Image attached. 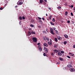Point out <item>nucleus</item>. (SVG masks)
<instances>
[{
    "mask_svg": "<svg viewBox=\"0 0 75 75\" xmlns=\"http://www.w3.org/2000/svg\"><path fill=\"white\" fill-rule=\"evenodd\" d=\"M32 40H33V41L35 42H36L37 41V39L35 37H33L32 38Z\"/></svg>",
    "mask_w": 75,
    "mask_h": 75,
    "instance_id": "obj_1",
    "label": "nucleus"
},
{
    "mask_svg": "<svg viewBox=\"0 0 75 75\" xmlns=\"http://www.w3.org/2000/svg\"><path fill=\"white\" fill-rule=\"evenodd\" d=\"M44 51H45V52L46 53H47L48 52L49 50L47 48L45 47H44Z\"/></svg>",
    "mask_w": 75,
    "mask_h": 75,
    "instance_id": "obj_2",
    "label": "nucleus"
},
{
    "mask_svg": "<svg viewBox=\"0 0 75 75\" xmlns=\"http://www.w3.org/2000/svg\"><path fill=\"white\" fill-rule=\"evenodd\" d=\"M69 70H70L71 72H73L75 71V69L74 68H71L69 69Z\"/></svg>",
    "mask_w": 75,
    "mask_h": 75,
    "instance_id": "obj_3",
    "label": "nucleus"
},
{
    "mask_svg": "<svg viewBox=\"0 0 75 75\" xmlns=\"http://www.w3.org/2000/svg\"><path fill=\"white\" fill-rule=\"evenodd\" d=\"M57 38L59 40H62V38L60 36H58Z\"/></svg>",
    "mask_w": 75,
    "mask_h": 75,
    "instance_id": "obj_4",
    "label": "nucleus"
},
{
    "mask_svg": "<svg viewBox=\"0 0 75 75\" xmlns=\"http://www.w3.org/2000/svg\"><path fill=\"white\" fill-rule=\"evenodd\" d=\"M57 54L59 55V56H62V54L60 52H58V53Z\"/></svg>",
    "mask_w": 75,
    "mask_h": 75,
    "instance_id": "obj_5",
    "label": "nucleus"
},
{
    "mask_svg": "<svg viewBox=\"0 0 75 75\" xmlns=\"http://www.w3.org/2000/svg\"><path fill=\"white\" fill-rule=\"evenodd\" d=\"M64 36L65 37V38H68V36L67 35H64Z\"/></svg>",
    "mask_w": 75,
    "mask_h": 75,
    "instance_id": "obj_6",
    "label": "nucleus"
},
{
    "mask_svg": "<svg viewBox=\"0 0 75 75\" xmlns=\"http://www.w3.org/2000/svg\"><path fill=\"white\" fill-rule=\"evenodd\" d=\"M54 52H55V53H57V52H58V51L57 50V49H55V50H54Z\"/></svg>",
    "mask_w": 75,
    "mask_h": 75,
    "instance_id": "obj_7",
    "label": "nucleus"
},
{
    "mask_svg": "<svg viewBox=\"0 0 75 75\" xmlns=\"http://www.w3.org/2000/svg\"><path fill=\"white\" fill-rule=\"evenodd\" d=\"M50 23L52 25H54V24L53 22H52V21H51L50 22Z\"/></svg>",
    "mask_w": 75,
    "mask_h": 75,
    "instance_id": "obj_8",
    "label": "nucleus"
},
{
    "mask_svg": "<svg viewBox=\"0 0 75 75\" xmlns=\"http://www.w3.org/2000/svg\"><path fill=\"white\" fill-rule=\"evenodd\" d=\"M44 46L45 47H48L47 45L45 43H44Z\"/></svg>",
    "mask_w": 75,
    "mask_h": 75,
    "instance_id": "obj_9",
    "label": "nucleus"
},
{
    "mask_svg": "<svg viewBox=\"0 0 75 75\" xmlns=\"http://www.w3.org/2000/svg\"><path fill=\"white\" fill-rule=\"evenodd\" d=\"M23 4V2H21L18 3V5H21Z\"/></svg>",
    "mask_w": 75,
    "mask_h": 75,
    "instance_id": "obj_10",
    "label": "nucleus"
},
{
    "mask_svg": "<svg viewBox=\"0 0 75 75\" xmlns=\"http://www.w3.org/2000/svg\"><path fill=\"white\" fill-rule=\"evenodd\" d=\"M39 50L40 51H42V48H41V47H39Z\"/></svg>",
    "mask_w": 75,
    "mask_h": 75,
    "instance_id": "obj_11",
    "label": "nucleus"
},
{
    "mask_svg": "<svg viewBox=\"0 0 75 75\" xmlns=\"http://www.w3.org/2000/svg\"><path fill=\"white\" fill-rule=\"evenodd\" d=\"M40 4H42V3L43 2V0H40L39 1Z\"/></svg>",
    "mask_w": 75,
    "mask_h": 75,
    "instance_id": "obj_12",
    "label": "nucleus"
},
{
    "mask_svg": "<svg viewBox=\"0 0 75 75\" xmlns=\"http://www.w3.org/2000/svg\"><path fill=\"white\" fill-rule=\"evenodd\" d=\"M45 37L46 38V40H47V41H49V39L48 38H47L46 36H45Z\"/></svg>",
    "mask_w": 75,
    "mask_h": 75,
    "instance_id": "obj_13",
    "label": "nucleus"
},
{
    "mask_svg": "<svg viewBox=\"0 0 75 75\" xmlns=\"http://www.w3.org/2000/svg\"><path fill=\"white\" fill-rule=\"evenodd\" d=\"M54 41L56 42H57L58 41V40L57 38H54Z\"/></svg>",
    "mask_w": 75,
    "mask_h": 75,
    "instance_id": "obj_14",
    "label": "nucleus"
},
{
    "mask_svg": "<svg viewBox=\"0 0 75 75\" xmlns=\"http://www.w3.org/2000/svg\"><path fill=\"white\" fill-rule=\"evenodd\" d=\"M67 67L69 68L72 67V66L71 65H67Z\"/></svg>",
    "mask_w": 75,
    "mask_h": 75,
    "instance_id": "obj_15",
    "label": "nucleus"
},
{
    "mask_svg": "<svg viewBox=\"0 0 75 75\" xmlns=\"http://www.w3.org/2000/svg\"><path fill=\"white\" fill-rule=\"evenodd\" d=\"M31 33L32 34L35 35L36 34V33L35 32H33V31H32Z\"/></svg>",
    "mask_w": 75,
    "mask_h": 75,
    "instance_id": "obj_16",
    "label": "nucleus"
},
{
    "mask_svg": "<svg viewBox=\"0 0 75 75\" xmlns=\"http://www.w3.org/2000/svg\"><path fill=\"white\" fill-rule=\"evenodd\" d=\"M28 34L29 35H31V33L30 31H28Z\"/></svg>",
    "mask_w": 75,
    "mask_h": 75,
    "instance_id": "obj_17",
    "label": "nucleus"
},
{
    "mask_svg": "<svg viewBox=\"0 0 75 75\" xmlns=\"http://www.w3.org/2000/svg\"><path fill=\"white\" fill-rule=\"evenodd\" d=\"M31 22L35 23V21L33 19H31Z\"/></svg>",
    "mask_w": 75,
    "mask_h": 75,
    "instance_id": "obj_18",
    "label": "nucleus"
},
{
    "mask_svg": "<svg viewBox=\"0 0 75 75\" xmlns=\"http://www.w3.org/2000/svg\"><path fill=\"white\" fill-rule=\"evenodd\" d=\"M50 32H53V29H52V28H50Z\"/></svg>",
    "mask_w": 75,
    "mask_h": 75,
    "instance_id": "obj_19",
    "label": "nucleus"
},
{
    "mask_svg": "<svg viewBox=\"0 0 75 75\" xmlns=\"http://www.w3.org/2000/svg\"><path fill=\"white\" fill-rule=\"evenodd\" d=\"M59 59H60V60L62 61L63 60V59H62V58H61V57H59Z\"/></svg>",
    "mask_w": 75,
    "mask_h": 75,
    "instance_id": "obj_20",
    "label": "nucleus"
},
{
    "mask_svg": "<svg viewBox=\"0 0 75 75\" xmlns=\"http://www.w3.org/2000/svg\"><path fill=\"white\" fill-rule=\"evenodd\" d=\"M67 43V42L66 41H65L64 42V45H66Z\"/></svg>",
    "mask_w": 75,
    "mask_h": 75,
    "instance_id": "obj_21",
    "label": "nucleus"
},
{
    "mask_svg": "<svg viewBox=\"0 0 75 75\" xmlns=\"http://www.w3.org/2000/svg\"><path fill=\"white\" fill-rule=\"evenodd\" d=\"M57 46H58V45L57 44V45H55L54 46V47L55 48H57Z\"/></svg>",
    "mask_w": 75,
    "mask_h": 75,
    "instance_id": "obj_22",
    "label": "nucleus"
},
{
    "mask_svg": "<svg viewBox=\"0 0 75 75\" xmlns=\"http://www.w3.org/2000/svg\"><path fill=\"white\" fill-rule=\"evenodd\" d=\"M57 8L58 9L61 10V7L60 6H59Z\"/></svg>",
    "mask_w": 75,
    "mask_h": 75,
    "instance_id": "obj_23",
    "label": "nucleus"
},
{
    "mask_svg": "<svg viewBox=\"0 0 75 75\" xmlns=\"http://www.w3.org/2000/svg\"><path fill=\"white\" fill-rule=\"evenodd\" d=\"M50 33H51V34L54 35L55 34L54 33V32H51Z\"/></svg>",
    "mask_w": 75,
    "mask_h": 75,
    "instance_id": "obj_24",
    "label": "nucleus"
},
{
    "mask_svg": "<svg viewBox=\"0 0 75 75\" xmlns=\"http://www.w3.org/2000/svg\"><path fill=\"white\" fill-rule=\"evenodd\" d=\"M19 19H20V20H21L22 19V17L21 16H20L19 17Z\"/></svg>",
    "mask_w": 75,
    "mask_h": 75,
    "instance_id": "obj_25",
    "label": "nucleus"
},
{
    "mask_svg": "<svg viewBox=\"0 0 75 75\" xmlns=\"http://www.w3.org/2000/svg\"><path fill=\"white\" fill-rule=\"evenodd\" d=\"M48 44L50 45H52V43L51 42H48Z\"/></svg>",
    "mask_w": 75,
    "mask_h": 75,
    "instance_id": "obj_26",
    "label": "nucleus"
},
{
    "mask_svg": "<svg viewBox=\"0 0 75 75\" xmlns=\"http://www.w3.org/2000/svg\"><path fill=\"white\" fill-rule=\"evenodd\" d=\"M68 14V12L67 11H66L65 12V15L67 16Z\"/></svg>",
    "mask_w": 75,
    "mask_h": 75,
    "instance_id": "obj_27",
    "label": "nucleus"
},
{
    "mask_svg": "<svg viewBox=\"0 0 75 75\" xmlns=\"http://www.w3.org/2000/svg\"><path fill=\"white\" fill-rule=\"evenodd\" d=\"M54 20H55L54 18H52V21L54 22H55Z\"/></svg>",
    "mask_w": 75,
    "mask_h": 75,
    "instance_id": "obj_28",
    "label": "nucleus"
},
{
    "mask_svg": "<svg viewBox=\"0 0 75 75\" xmlns=\"http://www.w3.org/2000/svg\"><path fill=\"white\" fill-rule=\"evenodd\" d=\"M30 26L32 28H33L34 27V25L32 24H30Z\"/></svg>",
    "mask_w": 75,
    "mask_h": 75,
    "instance_id": "obj_29",
    "label": "nucleus"
},
{
    "mask_svg": "<svg viewBox=\"0 0 75 75\" xmlns=\"http://www.w3.org/2000/svg\"><path fill=\"white\" fill-rule=\"evenodd\" d=\"M69 64H70L72 65V62H69Z\"/></svg>",
    "mask_w": 75,
    "mask_h": 75,
    "instance_id": "obj_30",
    "label": "nucleus"
},
{
    "mask_svg": "<svg viewBox=\"0 0 75 75\" xmlns=\"http://www.w3.org/2000/svg\"><path fill=\"white\" fill-rule=\"evenodd\" d=\"M43 33H44L46 34V32L45 30H44L43 31Z\"/></svg>",
    "mask_w": 75,
    "mask_h": 75,
    "instance_id": "obj_31",
    "label": "nucleus"
},
{
    "mask_svg": "<svg viewBox=\"0 0 75 75\" xmlns=\"http://www.w3.org/2000/svg\"><path fill=\"white\" fill-rule=\"evenodd\" d=\"M43 55L45 57H46V53H44L43 54Z\"/></svg>",
    "mask_w": 75,
    "mask_h": 75,
    "instance_id": "obj_32",
    "label": "nucleus"
},
{
    "mask_svg": "<svg viewBox=\"0 0 75 75\" xmlns=\"http://www.w3.org/2000/svg\"><path fill=\"white\" fill-rule=\"evenodd\" d=\"M71 16H73V13H72V12H71Z\"/></svg>",
    "mask_w": 75,
    "mask_h": 75,
    "instance_id": "obj_33",
    "label": "nucleus"
},
{
    "mask_svg": "<svg viewBox=\"0 0 75 75\" xmlns=\"http://www.w3.org/2000/svg\"><path fill=\"white\" fill-rule=\"evenodd\" d=\"M38 18L39 20H40L42 19V18H40V17H38Z\"/></svg>",
    "mask_w": 75,
    "mask_h": 75,
    "instance_id": "obj_34",
    "label": "nucleus"
},
{
    "mask_svg": "<svg viewBox=\"0 0 75 75\" xmlns=\"http://www.w3.org/2000/svg\"><path fill=\"white\" fill-rule=\"evenodd\" d=\"M64 52L63 51H62L61 52V53L64 54Z\"/></svg>",
    "mask_w": 75,
    "mask_h": 75,
    "instance_id": "obj_35",
    "label": "nucleus"
},
{
    "mask_svg": "<svg viewBox=\"0 0 75 75\" xmlns=\"http://www.w3.org/2000/svg\"><path fill=\"white\" fill-rule=\"evenodd\" d=\"M39 22H40L41 23H42V21H41L40 20H39Z\"/></svg>",
    "mask_w": 75,
    "mask_h": 75,
    "instance_id": "obj_36",
    "label": "nucleus"
},
{
    "mask_svg": "<svg viewBox=\"0 0 75 75\" xmlns=\"http://www.w3.org/2000/svg\"><path fill=\"white\" fill-rule=\"evenodd\" d=\"M41 44H40V45H38V48H39V47H41Z\"/></svg>",
    "mask_w": 75,
    "mask_h": 75,
    "instance_id": "obj_37",
    "label": "nucleus"
},
{
    "mask_svg": "<svg viewBox=\"0 0 75 75\" xmlns=\"http://www.w3.org/2000/svg\"><path fill=\"white\" fill-rule=\"evenodd\" d=\"M22 19H23L24 20L25 19V18L24 17V16H22Z\"/></svg>",
    "mask_w": 75,
    "mask_h": 75,
    "instance_id": "obj_38",
    "label": "nucleus"
},
{
    "mask_svg": "<svg viewBox=\"0 0 75 75\" xmlns=\"http://www.w3.org/2000/svg\"><path fill=\"white\" fill-rule=\"evenodd\" d=\"M67 57L68 58H69V59H71L70 57V56H67Z\"/></svg>",
    "mask_w": 75,
    "mask_h": 75,
    "instance_id": "obj_39",
    "label": "nucleus"
},
{
    "mask_svg": "<svg viewBox=\"0 0 75 75\" xmlns=\"http://www.w3.org/2000/svg\"><path fill=\"white\" fill-rule=\"evenodd\" d=\"M51 55L52 56H54V54H53V52H52L51 53Z\"/></svg>",
    "mask_w": 75,
    "mask_h": 75,
    "instance_id": "obj_40",
    "label": "nucleus"
},
{
    "mask_svg": "<svg viewBox=\"0 0 75 75\" xmlns=\"http://www.w3.org/2000/svg\"><path fill=\"white\" fill-rule=\"evenodd\" d=\"M43 39L44 40H46V39L45 37H43Z\"/></svg>",
    "mask_w": 75,
    "mask_h": 75,
    "instance_id": "obj_41",
    "label": "nucleus"
},
{
    "mask_svg": "<svg viewBox=\"0 0 75 75\" xmlns=\"http://www.w3.org/2000/svg\"><path fill=\"white\" fill-rule=\"evenodd\" d=\"M3 8L2 7H1L0 8V9L1 10H3Z\"/></svg>",
    "mask_w": 75,
    "mask_h": 75,
    "instance_id": "obj_42",
    "label": "nucleus"
},
{
    "mask_svg": "<svg viewBox=\"0 0 75 75\" xmlns=\"http://www.w3.org/2000/svg\"><path fill=\"white\" fill-rule=\"evenodd\" d=\"M74 7V6L72 5H71V6H70V7L71 8H73Z\"/></svg>",
    "mask_w": 75,
    "mask_h": 75,
    "instance_id": "obj_43",
    "label": "nucleus"
},
{
    "mask_svg": "<svg viewBox=\"0 0 75 75\" xmlns=\"http://www.w3.org/2000/svg\"><path fill=\"white\" fill-rule=\"evenodd\" d=\"M40 44H40V43H38L37 44L38 45H40Z\"/></svg>",
    "mask_w": 75,
    "mask_h": 75,
    "instance_id": "obj_44",
    "label": "nucleus"
},
{
    "mask_svg": "<svg viewBox=\"0 0 75 75\" xmlns=\"http://www.w3.org/2000/svg\"><path fill=\"white\" fill-rule=\"evenodd\" d=\"M67 3H65L64 4V5H65V6H67Z\"/></svg>",
    "mask_w": 75,
    "mask_h": 75,
    "instance_id": "obj_45",
    "label": "nucleus"
},
{
    "mask_svg": "<svg viewBox=\"0 0 75 75\" xmlns=\"http://www.w3.org/2000/svg\"><path fill=\"white\" fill-rule=\"evenodd\" d=\"M42 20H43V21H45V19L44 18H42Z\"/></svg>",
    "mask_w": 75,
    "mask_h": 75,
    "instance_id": "obj_46",
    "label": "nucleus"
},
{
    "mask_svg": "<svg viewBox=\"0 0 75 75\" xmlns=\"http://www.w3.org/2000/svg\"><path fill=\"white\" fill-rule=\"evenodd\" d=\"M70 23V21H67V23Z\"/></svg>",
    "mask_w": 75,
    "mask_h": 75,
    "instance_id": "obj_47",
    "label": "nucleus"
},
{
    "mask_svg": "<svg viewBox=\"0 0 75 75\" xmlns=\"http://www.w3.org/2000/svg\"><path fill=\"white\" fill-rule=\"evenodd\" d=\"M74 54H71V56L72 57H73V56H74Z\"/></svg>",
    "mask_w": 75,
    "mask_h": 75,
    "instance_id": "obj_48",
    "label": "nucleus"
},
{
    "mask_svg": "<svg viewBox=\"0 0 75 75\" xmlns=\"http://www.w3.org/2000/svg\"><path fill=\"white\" fill-rule=\"evenodd\" d=\"M69 54H70V55H72V53H69Z\"/></svg>",
    "mask_w": 75,
    "mask_h": 75,
    "instance_id": "obj_49",
    "label": "nucleus"
},
{
    "mask_svg": "<svg viewBox=\"0 0 75 75\" xmlns=\"http://www.w3.org/2000/svg\"><path fill=\"white\" fill-rule=\"evenodd\" d=\"M17 6H15V8H17Z\"/></svg>",
    "mask_w": 75,
    "mask_h": 75,
    "instance_id": "obj_50",
    "label": "nucleus"
},
{
    "mask_svg": "<svg viewBox=\"0 0 75 75\" xmlns=\"http://www.w3.org/2000/svg\"><path fill=\"white\" fill-rule=\"evenodd\" d=\"M56 33H57V34H59V33H58V31L56 32Z\"/></svg>",
    "mask_w": 75,
    "mask_h": 75,
    "instance_id": "obj_51",
    "label": "nucleus"
},
{
    "mask_svg": "<svg viewBox=\"0 0 75 75\" xmlns=\"http://www.w3.org/2000/svg\"><path fill=\"white\" fill-rule=\"evenodd\" d=\"M73 47L74 48H75V45H73Z\"/></svg>",
    "mask_w": 75,
    "mask_h": 75,
    "instance_id": "obj_52",
    "label": "nucleus"
},
{
    "mask_svg": "<svg viewBox=\"0 0 75 75\" xmlns=\"http://www.w3.org/2000/svg\"><path fill=\"white\" fill-rule=\"evenodd\" d=\"M28 29L29 30H31V28H29Z\"/></svg>",
    "mask_w": 75,
    "mask_h": 75,
    "instance_id": "obj_53",
    "label": "nucleus"
},
{
    "mask_svg": "<svg viewBox=\"0 0 75 75\" xmlns=\"http://www.w3.org/2000/svg\"><path fill=\"white\" fill-rule=\"evenodd\" d=\"M51 8H50V7H49V10H51Z\"/></svg>",
    "mask_w": 75,
    "mask_h": 75,
    "instance_id": "obj_54",
    "label": "nucleus"
},
{
    "mask_svg": "<svg viewBox=\"0 0 75 75\" xmlns=\"http://www.w3.org/2000/svg\"><path fill=\"white\" fill-rule=\"evenodd\" d=\"M55 31L56 32H58L57 31V30H55Z\"/></svg>",
    "mask_w": 75,
    "mask_h": 75,
    "instance_id": "obj_55",
    "label": "nucleus"
},
{
    "mask_svg": "<svg viewBox=\"0 0 75 75\" xmlns=\"http://www.w3.org/2000/svg\"><path fill=\"white\" fill-rule=\"evenodd\" d=\"M73 9H74V10L75 11V8H74Z\"/></svg>",
    "mask_w": 75,
    "mask_h": 75,
    "instance_id": "obj_56",
    "label": "nucleus"
},
{
    "mask_svg": "<svg viewBox=\"0 0 75 75\" xmlns=\"http://www.w3.org/2000/svg\"><path fill=\"white\" fill-rule=\"evenodd\" d=\"M44 0V1H45V2H47V0Z\"/></svg>",
    "mask_w": 75,
    "mask_h": 75,
    "instance_id": "obj_57",
    "label": "nucleus"
},
{
    "mask_svg": "<svg viewBox=\"0 0 75 75\" xmlns=\"http://www.w3.org/2000/svg\"><path fill=\"white\" fill-rule=\"evenodd\" d=\"M52 17V15H51L50 17L51 18Z\"/></svg>",
    "mask_w": 75,
    "mask_h": 75,
    "instance_id": "obj_58",
    "label": "nucleus"
},
{
    "mask_svg": "<svg viewBox=\"0 0 75 75\" xmlns=\"http://www.w3.org/2000/svg\"><path fill=\"white\" fill-rule=\"evenodd\" d=\"M46 16H47V13L46 14Z\"/></svg>",
    "mask_w": 75,
    "mask_h": 75,
    "instance_id": "obj_59",
    "label": "nucleus"
},
{
    "mask_svg": "<svg viewBox=\"0 0 75 75\" xmlns=\"http://www.w3.org/2000/svg\"><path fill=\"white\" fill-rule=\"evenodd\" d=\"M46 30L47 32H48V30H47V29H46Z\"/></svg>",
    "mask_w": 75,
    "mask_h": 75,
    "instance_id": "obj_60",
    "label": "nucleus"
},
{
    "mask_svg": "<svg viewBox=\"0 0 75 75\" xmlns=\"http://www.w3.org/2000/svg\"><path fill=\"white\" fill-rule=\"evenodd\" d=\"M49 19H51V17H50H50H49Z\"/></svg>",
    "mask_w": 75,
    "mask_h": 75,
    "instance_id": "obj_61",
    "label": "nucleus"
},
{
    "mask_svg": "<svg viewBox=\"0 0 75 75\" xmlns=\"http://www.w3.org/2000/svg\"><path fill=\"white\" fill-rule=\"evenodd\" d=\"M62 23H63V21H62Z\"/></svg>",
    "mask_w": 75,
    "mask_h": 75,
    "instance_id": "obj_62",
    "label": "nucleus"
},
{
    "mask_svg": "<svg viewBox=\"0 0 75 75\" xmlns=\"http://www.w3.org/2000/svg\"><path fill=\"white\" fill-rule=\"evenodd\" d=\"M43 2L44 3H45V2H44V1H43Z\"/></svg>",
    "mask_w": 75,
    "mask_h": 75,
    "instance_id": "obj_63",
    "label": "nucleus"
},
{
    "mask_svg": "<svg viewBox=\"0 0 75 75\" xmlns=\"http://www.w3.org/2000/svg\"><path fill=\"white\" fill-rule=\"evenodd\" d=\"M54 30H55V28H54Z\"/></svg>",
    "mask_w": 75,
    "mask_h": 75,
    "instance_id": "obj_64",
    "label": "nucleus"
}]
</instances>
